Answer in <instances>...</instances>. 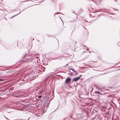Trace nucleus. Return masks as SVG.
Segmentation results:
<instances>
[{
  "label": "nucleus",
  "instance_id": "nucleus-1",
  "mask_svg": "<svg viewBox=\"0 0 120 120\" xmlns=\"http://www.w3.org/2000/svg\"><path fill=\"white\" fill-rule=\"evenodd\" d=\"M82 76V75H81L79 76V77L74 78L73 80V81L76 82L77 81L80 79V77Z\"/></svg>",
  "mask_w": 120,
  "mask_h": 120
},
{
  "label": "nucleus",
  "instance_id": "nucleus-2",
  "mask_svg": "<svg viewBox=\"0 0 120 120\" xmlns=\"http://www.w3.org/2000/svg\"><path fill=\"white\" fill-rule=\"evenodd\" d=\"M71 79L70 78H67L65 81V83H67L68 82L71 81Z\"/></svg>",
  "mask_w": 120,
  "mask_h": 120
},
{
  "label": "nucleus",
  "instance_id": "nucleus-3",
  "mask_svg": "<svg viewBox=\"0 0 120 120\" xmlns=\"http://www.w3.org/2000/svg\"><path fill=\"white\" fill-rule=\"evenodd\" d=\"M95 93L98 94H100L101 95H104L105 94H101L100 92H98V91H96L95 92Z\"/></svg>",
  "mask_w": 120,
  "mask_h": 120
},
{
  "label": "nucleus",
  "instance_id": "nucleus-4",
  "mask_svg": "<svg viewBox=\"0 0 120 120\" xmlns=\"http://www.w3.org/2000/svg\"><path fill=\"white\" fill-rule=\"evenodd\" d=\"M94 86L95 87L97 88V89H98L99 88L98 87V86L97 85H94Z\"/></svg>",
  "mask_w": 120,
  "mask_h": 120
},
{
  "label": "nucleus",
  "instance_id": "nucleus-5",
  "mask_svg": "<svg viewBox=\"0 0 120 120\" xmlns=\"http://www.w3.org/2000/svg\"><path fill=\"white\" fill-rule=\"evenodd\" d=\"M72 70L73 72L75 70H74V69H71V68H70V69H69V71L70 72V70Z\"/></svg>",
  "mask_w": 120,
  "mask_h": 120
},
{
  "label": "nucleus",
  "instance_id": "nucleus-6",
  "mask_svg": "<svg viewBox=\"0 0 120 120\" xmlns=\"http://www.w3.org/2000/svg\"><path fill=\"white\" fill-rule=\"evenodd\" d=\"M74 72L75 73V74L77 75V72L75 71V70Z\"/></svg>",
  "mask_w": 120,
  "mask_h": 120
},
{
  "label": "nucleus",
  "instance_id": "nucleus-7",
  "mask_svg": "<svg viewBox=\"0 0 120 120\" xmlns=\"http://www.w3.org/2000/svg\"><path fill=\"white\" fill-rule=\"evenodd\" d=\"M98 89L99 90H100V91H102V89H101V88H98Z\"/></svg>",
  "mask_w": 120,
  "mask_h": 120
},
{
  "label": "nucleus",
  "instance_id": "nucleus-8",
  "mask_svg": "<svg viewBox=\"0 0 120 120\" xmlns=\"http://www.w3.org/2000/svg\"><path fill=\"white\" fill-rule=\"evenodd\" d=\"M42 90V89L40 88L39 89V90L41 91Z\"/></svg>",
  "mask_w": 120,
  "mask_h": 120
},
{
  "label": "nucleus",
  "instance_id": "nucleus-9",
  "mask_svg": "<svg viewBox=\"0 0 120 120\" xmlns=\"http://www.w3.org/2000/svg\"><path fill=\"white\" fill-rule=\"evenodd\" d=\"M3 81V80L2 79H0V81Z\"/></svg>",
  "mask_w": 120,
  "mask_h": 120
},
{
  "label": "nucleus",
  "instance_id": "nucleus-10",
  "mask_svg": "<svg viewBox=\"0 0 120 120\" xmlns=\"http://www.w3.org/2000/svg\"><path fill=\"white\" fill-rule=\"evenodd\" d=\"M59 13H60V12H57V13H55V14H59Z\"/></svg>",
  "mask_w": 120,
  "mask_h": 120
},
{
  "label": "nucleus",
  "instance_id": "nucleus-11",
  "mask_svg": "<svg viewBox=\"0 0 120 120\" xmlns=\"http://www.w3.org/2000/svg\"><path fill=\"white\" fill-rule=\"evenodd\" d=\"M41 96H39L38 97V98H40L41 97Z\"/></svg>",
  "mask_w": 120,
  "mask_h": 120
},
{
  "label": "nucleus",
  "instance_id": "nucleus-12",
  "mask_svg": "<svg viewBox=\"0 0 120 120\" xmlns=\"http://www.w3.org/2000/svg\"><path fill=\"white\" fill-rule=\"evenodd\" d=\"M71 74H72V75L73 74V73L72 72H71Z\"/></svg>",
  "mask_w": 120,
  "mask_h": 120
},
{
  "label": "nucleus",
  "instance_id": "nucleus-13",
  "mask_svg": "<svg viewBox=\"0 0 120 120\" xmlns=\"http://www.w3.org/2000/svg\"><path fill=\"white\" fill-rule=\"evenodd\" d=\"M108 97H109V96H108Z\"/></svg>",
  "mask_w": 120,
  "mask_h": 120
},
{
  "label": "nucleus",
  "instance_id": "nucleus-14",
  "mask_svg": "<svg viewBox=\"0 0 120 120\" xmlns=\"http://www.w3.org/2000/svg\"><path fill=\"white\" fill-rule=\"evenodd\" d=\"M68 74L70 75L69 73Z\"/></svg>",
  "mask_w": 120,
  "mask_h": 120
}]
</instances>
